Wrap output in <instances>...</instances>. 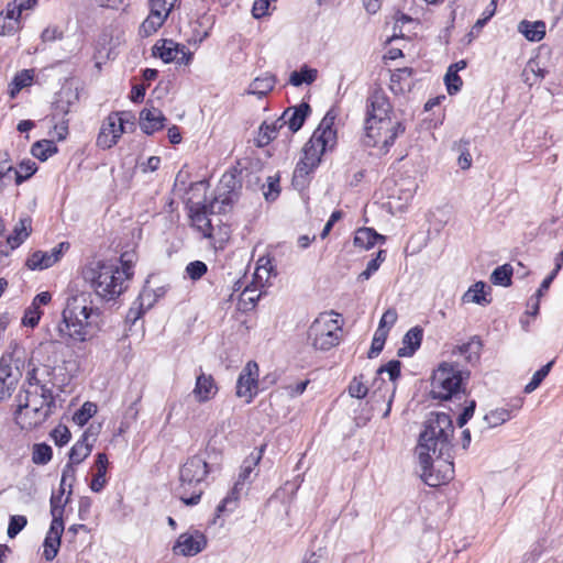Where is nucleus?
<instances>
[{"instance_id": "1", "label": "nucleus", "mask_w": 563, "mask_h": 563, "mask_svg": "<svg viewBox=\"0 0 563 563\" xmlns=\"http://www.w3.org/2000/svg\"><path fill=\"white\" fill-rule=\"evenodd\" d=\"M454 432L451 417L444 412H431L424 422L416 446L422 481L437 487L454 476L450 439Z\"/></svg>"}, {"instance_id": "2", "label": "nucleus", "mask_w": 563, "mask_h": 563, "mask_svg": "<svg viewBox=\"0 0 563 563\" xmlns=\"http://www.w3.org/2000/svg\"><path fill=\"white\" fill-rule=\"evenodd\" d=\"M102 323V311L93 305L92 294L70 290L65 300L62 319L48 334L51 341L56 343H82L99 331Z\"/></svg>"}, {"instance_id": "3", "label": "nucleus", "mask_w": 563, "mask_h": 563, "mask_svg": "<svg viewBox=\"0 0 563 563\" xmlns=\"http://www.w3.org/2000/svg\"><path fill=\"white\" fill-rule=\"evenodd\" d=\"M120 261L122 267L99 261L90 263L82 271L85 282L106 301L118 298L126 288L125 282L133 275L132 256L124 253Z\"/></svg>"}, {"instance_id": "4", "label": "nucleus", "mask_w": 563, "mask_h": 563, "mask_svg": "<svg viewBox=\"0 0 563 563\" xmlns=\"http://www.w3.org/2000/svg\"><path fill=\"white\" fill-rule=\"evenodd\" d=\"M208 451L190 456L179 470L177 495L187 506L197 505L203 493V483L211 471Z\"/></svg>"}, {"instance_id": "5", "label": "nucleus", "mask_w": 563, "mask_h": 563, "mask_svg": "<svg viewBox=\"0 0 563 563\" xmlns=\"http://www.w3.org/2000/svg\"><path fill=\"white\" fill-rule=\"evenodd\" d=\"M220 185L225 190L219 192L211 202L191 208L190 218L192 225L201 232L205 238H211L213 232L212 220L209 216L227 212L234 201V189L236 187L235 176L233 174H224Z\"/></svg>"}, {"instance_id": "6", "label": "nucleus", "mask_w": 563, "mask_h": 563, "mask_svg": "<svg viewBox=\"0 0 563 563\" xmlns=\"http://www.w3.org/2000/svg\"><path fill=\"white\" fill-rule=\"evenodd\" d=\"M52 369L44 366L43 368H33L27 373V387L16 395V401L24 404L38 410H44L51 416L55 407V398L53 396L54 383L51 379Z\"/></svg>"}, {"instance_id": "7", "label": "nucleus", "mask_w": 563, "mask_h": 563, "mask_svg": "<svg viewBox=\"0 0 563 563\" xmlns=\"http://www.w3.org/2000/svg\"><path fill=\"white\" fill-rule=\"evenodd\" d=\"M467 375L456 365L446 362L440 364L432 375V398L449 400L457 396L463 390V382Z\"/></svg>"}, {"instance_id": "8", "label": "nucleus", "mask_w": 563, "mask_h": 563, "mask_svg": "<svg viewBox=\"0 0 563 563\" xmlns=\"http://www.w3.org/2000/svg\"><path fill=\"white\" fill-rule=\"evenodd\" d=\"M265 445L258 450L255 449L250 455L243 461L239 476L234 483L233 488L227 495L225 498L218 505L217 515L220 516L225 511H233L238 505L241 493L246 484H250L258 474L257 466L263 457Z\"/></svg>"}, {"instance_id": "9", "label": "nucleus", "mask_w": 563, "mask_h": 563, "mask_svg": "<svg viewBox=\"0 0 563 563\" xmlns=\"http://www.w3.org/2000/svg\"><path fill=\"white\" fill-rule=\"evenodd\" d=\"M338 317L333 311L324 312L311 323L308 338L316 349L329 351L339 344L342 329Z\"/></svg>"}, {"instance_id": "10", "label": "nucleus", "mask_w": 563, "mask_h": 563, "mask_svg": "<svg viewBox=\"0 0 563 563\" xmlns=\"http://www.w3.org/2000/svg\"><path fill=\"white\" fill-rule=\"evenodd\" d=\"M364 129V145L368 147H379L384 154L394 145L396 139L405 132V126L398 118L365 123Z\"/></svg>"}, {"instance_id": "11", "label": "nucleus", "mask_w": 563, "mask_h": 563, "mask_svg": "<svg viewBox=\"0 0 563 563\" xmlns=\"http://www.w3.org/2000/svg\"><path fill=\"white\" fill-rule=\"evenodd\" d=\"M335 119L336 112L330 109L305 147L311 152H316V155L319 157L328 150H332L336 144V131L333 129Z\"/></svg>"}, {"instance_id": "12", "label": "nucleus", "mask_w": 563, "mask_h": 563, "mask_svg": "<svg viewBox=\"0 0 563 563\" xmlns=\"http://www.w3.org/2000/svg\"><path fill=\"white\" fill-rule=\"evenodd\" d=\"M397 119L388 96L383 89H375L366 100L365 123Z\"/></svg>"}, {"instance_id": "13", "label": "nucleus", "mask_w": 563, "mask_h": 563, "mask_svg": "<svg viewBox=\"0 0 563 563\" xmlns=\"http://www.w3.org/2000/svg\"><path fill=\"white\" fill-rule=\"evenodd\" d=\"M125 120L121 113L112 112L102 122L97 136V146L108 150L114 146L124 133Z\"/></svg>"}, {"instance_id": "14", "label": "nucleus", "mask_w": 563, "mask_h": 563, "mask_svg": "<svg viewBox=\"0 0 563 563\" xmlns=\"http://www.w3.org/2000/svg\"><path fill=\"white\" fill-rule=\"evenodd\" d=\"M208 544L207 537L199 530L192 529L180 533L173 545V553L185 558L196 556Z\"/></svg>"}, {"instance_id": "15", "label": "nucleus", "mask_w": 563, "mask_h": 563, "mask_svg": "<svg viewBox=\"0 0 563 563\" xmlns=\"http://www.w3.org/2000/svg\"><path fill=\"white\" fill-rule=\"evenodd\" d=\"M258 365L254 361H249L240 373L236 382V396L244 398L250 404L258 391Z\"/></svg>"}, {"instance_id": "16", "label": "nucleus", "mask_w": 563, "mask_h": 563, "mask_svg": "<svg viewBox=\"0 0 563 563\" xmlns=\"http://www.w3.org/2000/svg\"><path fill=\"white\" fill-rule=\"evenodd\" d=\"M68 250L69 243L60 242L51 251H35L27 257L25 265L31 271L47 269L58 263Z\"/></svg>"}, {"instance_id": "17", "label": "nucleus", "mask_w": 563, "mask_h": 563, "mask_svg": "<svg viewBox=\"0 0 563 563\" xmlns=\"http://www.w3.org/2000/svg\"><path fill=\"white\" fill-rule=\"evenodd\" d=\"M99 427L90 426L81 435V438L73 445L69 452L68 464H80L91 453L93 443L97 439Z\"/></svg>"}, {"instance_id": "18", "label": "nucleus", "mask_w": 563, "mask_h": 563, "mask_svg": "<svg viewBox=\"0 0 563 563\" xmlns=\"http://www.w3.org/2000/svg\"><path fill=\"white\" fill-rule=\"evenodd\" d=\"M49 417L48 412L44 410L25 407L24 404H19L14 411V420L21 429L32 430L46 421Z\"/></svg>"}, {"instance_id": "19", "label": "nucleus", "mask_w": 563, "mask_h": 563, "mask_svg": "<svg viewBox=\"0 0 563 563\" xmlns=\"http://www.w3.org/2000/svg\"><path fill=\"white\" fill-rule=\"evenodd\" d=\"M321 157L316 152L303 147V155L297 163L292 175V184L296 187H303L308 175L319 165Z\"/></svg>"}, {"instance_id": "20", "label": "nucleus", "mask_w": 563, "mask_h": 563, "mask_svg": "<svg viewBox=\"0 0 563 563\" xmlns=\"http://www.w3.org/2000/svg\"><path fill=\"white\" fill-rule=\"evenodd\" d=\"M19 375L13 372L10 358H0V400L11 397L18 384Z\"/></svg>"}, {"instance_id": "21", "label": "nucleus", "mask_w": 563, "mask_h": 563, "mask_svg": "<svg viewBox=\"0 0 563 563\" xmlns=\"http://www.w3.org/2000/svg\"><path fill=\"white\" fill-rule=\"evenodd\" d=\"M165 115L157 108H144L140 112V128L147 135L162 130L165 125Z\"/></svg>"}, {"instance_id": "22", "label": "nucleus", "mask_w": 563, "mask_h": 563, "mask_svg": "<svg viewBox=\"0 0 563 563\" xmlns=\"http://www.w3.org/2000/svg\"><path fill=\"white\" fill-rule=\"evenodd\" d=\"M218 393V386L210 374H206L200 369L196 377V384L192 394L198 402H207L211 400Z\"/></svg>"}, {"instance_id": "23", "label": "nucleus", "mask_w": 563, "mask_h": 563, "mask_svg": "<svg viewBox=\"0 0 563 563\" xmlns=\"http://www.w3.org/2000/svg\"><path fill=\"white\" fill-rule=\"evenodd\" d=\"M64 532V523L51 522L49 529L43 542V556L47 562L53 561L59 550L60 539Z\"/></svg>"}, {"instance_id": "24", "label": "nucleus", "mask_w": 563, "mask_h": 563, "mask_svg": "<svg viewBox=\"0 0 563 563\" xmlns=\"http://www.w3.org/2000/svg\"><path fill=\"white\" fill-rule=\"evenodd\" d=\"M310 111V106L307 102H302L297 107L286 109L280 119L285 121V125L288 126L289 131L295 133L301 129Z\"/></svg>"}, {"instance_id": "25", "label": "nucleus", "mask_w": 563, "mask_h": 563, "mask_svg": "<svg viewBox=\"0 0 563 563\" xmlns=\"http://www.w3.org/2000/svg\"><path fill=\"white\" fill-rule=\"evenodd\" d=\"M400 365L401 364L399 361L393 360V361L388 362L386 365L380 366L377 369L378 375H380L383 373H387L389 376V379H390V384H385L384 382H382V384L385 385L386 391L389 393L388 401H387V409L383 415L384 418L388 417V415L390 412L391 402L394 400L395 391H396V380L400 376Z\"/></svg>"}, {"instance_id": "26", "label": "nucleus", "mask_w": 563, "mask_h": 563, "mask_svg": "<svg viewBox=\"0 0 563 563\" xmlns=\"http://www.w3.org/2000/svg\"><path fill=\"white\" fill-rule=\"evenodd\" d=\"M423 336V331L419 327L411 328L404 336V346L398 350V356L409 357L420 347Z\"/></svg>"}, {"instance_id": "27", "label": "nucleus", "mask_w": 563, "mask_h": 563, "mask_svg": "<svg viewBox=\"0 0 563 563\" xmlns=\"http://www.w3.org/2000/svg\"><path fill=\"white\" fill-rule=\"evenodd\" d=\"M517 30L529 42H540L545 36V23L543 21L522 20L519 22Z\"/></svg>"}, {"instance_id": "28", "label": "nucleus", "mask_w": 563, "mask_h": 563, "mask_svg": "<svg viewBox=\"0 0 563 563\" xmlns=\"http://www.w3.org/2000/svg\"><path fill=\"white\" fill-rule=\"evenodd\" d=\"M285 126V121H283L280 118L267 122L264 121L262 125L260 126L258 137H257V144L258 146H266L268 145L273 140H275L278 135V132L280 129Z\"/></svg>"}, {"instance_id": "29", "label": "nucleus", "mask_w": 563, "mask_h": 563, "mask_svg": "<svg viewBox=\"0 0 563 563\" xmlns=\"http://www.w3.org/2000/svg\"><path fill=\"white\" fill-rule=\"evenodd\" d=\"M276 85V77L271 73H265L256 77L249 86L247 93L256 95L260 98L266 96L274 89Z\"/></svg>"}, {"instance_id": "30", "label": "nucleus", "mask_w": 563, "mask_h": 563, "mask_svg": "<svg viewBox=\"0 0 563 563\" xmlns=\"http://www.w3.org/2000/svg\"><path fill=\"white\" fill-rule=\"evenodd\" d=\"M181 45L173 40H161L153 47V54L159 56L164 63L175 62Z\"/></svg>"}, {"instance_id": "31", "label": "nucleus", "mask_w": 563, "mask_h": 563, "mask_svg": "<svg viewBox=\"0 0 563 563\" xmlns=\"http://www.w3.org/2000/svg\"><path fill=\"white\" fill-rule=\"evenodd\" d=\"M385 236L378 234L372 228H361L355 232L354 244L355 246L369 250L377 242H384Z\"/></svg>"}, {"instance_id": "32", "label": "nucleus", "mask_w": 563, "mask_h": 563, "mask_svg": "<svg viewBox=\"0 0 563 563\" xmlns=\"http://www.w3.org/2000/svg\"><path fill=\"white\" fill-rule=\"evenodd\" d=\"M167 16L168 12H159L151 9L148 16L141 24L140 33L143 36L154 34L163 25Z\"/></svg>"}, {"instance_id": "33", "label": "nucleus", "mask_w": 563, "mask_h": 563, "mask_svg": "<svg viewBox=\"0 0 563 563\" xmlns=\"http://www.w3.org/2000/svg\"><path fill=\"white\" fill-rule=\"evenodd\" d=\"M272 275H275L274 273V266L272 263V260L269 257L262 256L257 261V265L254 273V280L255 283L264 287L269 283V279Z\"/></svg>"}, {"instance_id": "34", "label": "nucleus", "mask_w": 563, "mask_h": 563, "mask_svg": "<svg viewBox=\"0 0 563 563\" xmlns=\"http://www.w3.org/2000/svg\"><path fill=\"white\" fill-rule=\"evenodd\" d=\"M482 343L479 340L472 339L468 342L456 346L453 351V355L464 356L465 361L468 363L477 362L479 358Z\"/></svg>"}, {"instance_id": "35", "label": "nucleus", "mask_w": 563, "mask_h": 563, "mask_svg": "<svg viewBox=\"0 0 563 563\" xmlns=\"http://www.w3.org/2000/svg\"><path fill=\"white\" fill-rule=\"evenodd\" d=\"M317 78L318 70L303 65L300 70H295L290 74L288 82L294 87H299L303 84L311 85L317 80Z\"/></svg>"}, {"instance_id": "36", "label": "nucleus", "mask_w": 563, "mask_h": 563, "mask_svg": "<svg viewBox=\"0 0 563 563\" xmlns=\"http://www.w3.org/2000/svg\"><path fill=\"white\" fill-rule=\"evenodd\" d=\"M58 148L52 140L37 141L31 147L32 155L42 162L56 154Z\"/></svg>"}, {"instance_id": "37", "label": "nucleus", "mask_w": 563, "mask_h": 563, "mask_svg": "<svg viewBox=\"0 0 563 563\" xmlns=\"http://www.w3.org/2000/svg\"><path fill=\"white\" fill-rule=\"evenodd\" d=\"M64 494H60V490L58 494H53L49 499V506H51V515H52V522L57 523H64L63 521V515L65 506L69 503L70 496H66V498H63Z\"/></svg>"}, {"instance_id": "38", "label": "nucleus", "mask_w": 563, "mask_h": 563, "mask_svg": "<svg viewBox=\"0 0 563 563\" xmlns=\"http://www.w3.org/2000/svg\"><path fill=\"white\" fill-rule=\"evenodd\" d=\"M486 285L483 282L475 283L462 297L464 302H474L477 305H486L489 300L486 299L485 294Z\"/></svg>"}, {"instance_id": "39", "label": "nucleus", "mask_w": 563, "mask_h": 563, "mask_svg": "<svg viewBox=\"0 0 563 563\" xmlns=\"http://www.w3.org/2000/svg\"><path fill=\"white\" fill-rule=\"evenodd\" d=\"M33 81V71L29 69L21 70L18 73L11 85H10V96L14 98L23 88L30 86Z\"/></svg>"}, {"instance_id": "40", "label": "nucleus", "mask_w": 563, "mask_h": 563, "mask_svg": "<svg viewBox=\"0 0 563 563\" xmlns=\"http://www.w3.org/2000/svg\"><path fill=\"white\" fill-rule=\"evenodd\" d=\"M512 267L509 264L498 266L490 275L494 285L507 287L511 284Z\"/></svg>"}, {"instance_id": "41", "label": "nucleus", "mask_w": 563, "mask_h": 563, "mask_svg": "<svg viewBox=\"0 0 563 563\" xmlns=\"http://www.w3.org/2000/svg\"><path fill=\"white\" fill-rule=\"evenodd\" d=\"M510 419V410L506 408H496L485 415L484 420L489 428L501 426Z\"/></svg>"}, {"instance_id": "42", "label": "nucleus", "mask_w": 563, "mask_h": 563, "mask_svg": "<svg viewBox=\"0 0 563 563\" xmlns=\"http://www.w3.org/2000/svg\"><path fill=\"white\" fill-rule=\"evenodd\" d=\"M76 481V468L71 464H66L63 472L59 484L60 494L66 493V488H68L67 494L70 496L73 494V486Z\"/></svg>"}, {"instance_id": "43", "label": "nucleus", "mask_w": 563, "mask_h": 563, "mask_svg": "<svg viewBox=\"0 0 563 563\" xmlns=\"http://www.w3.org/2000/svg\"><path fill=\"white\" fill-rule=\"evenodd\" d=\"M553 364H554V360H552L549 363H547L545 365H543L540 369H538L533 374L531 380L525 386V393L526 394H530V393L534 391L540 386L542 380L550 373Z\"/></svg>"}, {"instance_id": "44", "label": "nucleus", "mask_w": 563, "mask_h": 563, "mask_svg": "<svg viewBox=\"0 0 563 563\" xmlns=\"http://www.w3.org/2000/svg\"><path fill=\"white\" fill-rule=\"evenodd\" d=\"M97 412V406L93 402L86 401L79 410H77L73 420L78 426H84Z\"/></svg>"}, {"instance_id": "45", "label": "nucleus", "mask_w": 563, "mask_h": 563, "mask_svg": "<svg viewBox=\"0 0 563 563\" xmlns=\"http://www.w3.org/2000/svg\"><path fill=\"white\" fill-rule=\"evenodd\" d=\"M52 448L45 443L34 445L32 461L34 464L44 465L52 460Z\"/></svg>"}, {"instance_id": "46", "label": "nucleus", "mask_w": 563, "mask_h": 563, "mask_svg": "<svg viewBox=\"0 0 563 563\" xmlns=\"http://www.w3.org/2000/svg\"><path fill=\"white\" fill-rule=\"evenodd\" d=\"M364 375H360L358 377H354L349 385V394L351 397L362 399L367 393L368 388L363 382Z\"/></svg>"}, {"instance_id": "47", "label": "nucleus", "mask_w": 563, "mask_h": 563, "mask_svg": "<svg viewBox=\"0 0 563 563\" xmlns=\"http://www.w3.org/2000/svg\"><path fill=\"white\" fill-rule=\"evenodd\" d=\"M12 184H22V177L18 175L16 168L8 167L5 172H0V189H3Z\"/></svg>"}, {"instance_id": "48", "label": "nucleus", "mask_w": 563, "mask_h": 563, "mask_svg": "<svg viewBox=\"0 0 563 563\" xmlns=\"http://www.w3.org/2000/svg\"><path fill=\"white\" fill-rule=\"evenodd\" d=\"M444 82H445L446 90H448L449 95H454L457 91H460V89L463 85V81H462L461 77L459 76V74L454 73L453 70H450L449 68L444 76Z\"/></svg>"}, {"instance_id": "49", "label": "nucleus", "mask_w": 563, "mask_h": 563, "mask_svg": "<svg viewBox=\"0 0 563 563\" xmlns=\"http://www.w3.org/2000/svg\"><path fill=\"white\" fill-rule=\"evenodd\" d=\"M55 444L63 446L67 444L71 438L69 429L64 424H58L51 433Z\"/></svg>"}, {"instance_id": "50", "label": "nucleus", "mask_w": 563, "mask_h": 563, "mask_svg": "<svg viewBox=\"0 0 563 563\" xmlns=\"http://www.w3.org/2000/svg\"><path fill=\"white\" fill-rule=\"evenodd\" d=\"M497 8V0H492L489 5L485 9L483 12V16L478 19L475 24L473 25L472 32L476 31L479 32L484 25L487 23L488 20H490L496 12Z\"/></svg>"}, {"instance_id": "51", "label": "nucleus", "mask_w": 563, "mask_h": 563, "mask_svg": "<svg viewBox=\"0 0 563 563\" xmlns=\"http://www.w3.org/2000/svg\"><path fill=\"white\" fill-rule=\"evenodd\" d=\"M534 66H537V63L534 60H529L522 71V79L529 86H533L537 81L543 78V74L536 75Z\"/></svg>"}, {"instance_id": "52", "label": "nucleus", "mask_w": 563, "mask_h": 563, "mask_svg": "<svg viewBox=\"0 0 563 563\" xmlns=\"http://www.w3.org/2000/svg\"><path fill=\"white\" fill-rule=\"evenodd\" d=\"M27 523L24 516L15 515L10 517L8 536L14 538Z\"/></svg>"}, {"instance_id": "53", "label": "nucleus", "mask_w": 563, "mask_h": 563, "mask_svg": "<svg viewBox=\"0 0 563 563\" xmlns=\"http://www.w3.org/2000/svg\"><path fill=\"white\" fill-rule=\"evenodd\" d=\"M186 273L192 280L200 279L207 273V265L201 261H195L187 265Z\"/></svg>"}, {"instance_id": "54", "label": "nucleus", "mask_w": 563, "mask_h": 563, "mask_svg": "<svg viewBox=\"0 0 563 563\" xmlns=\"http://www.w3.org/2000/svg\"><path fill=\"white\" fill-rule=\"evenodd\" d=\"M19 30V22L9 21L3 12L0 13V36L13 35Z\"/></svg>"}, {"instance_id": "55", "label": "nucleus", "mask_w": 563, "mask_h": 563, "mask_svg": "<svg viewBox=\"0 0 563 563\" xmlns=\"http://www.w3.org/2000/svg\"><path fill=\"white\" fill-rule=\"evenodd\" d=\"M41 316H42V311L37 307H34L33 305H31L25 310V313H24V317L22 320L23 324L34 328L35 325H37V323L41 319Z\"/></svg>"}, {"instance_id": "56", "label": "nucleus", "mask_w": 563, "mask_h": 563, "mask_svg": "<svg viewBox=\"0 0 563 563\" xmlns=\"http://www.w3.org/2000/svg\"><path fill=\"white\" fill-rule=\"evenodd\" d=\"M36 169H37L36 164L33 161L27 159V161L21 162V164L19 165V168H16V173H18V175H20L22 177V183H23L24 180L30 178L36 172Z\"/></svg>"}, {"instance_id": "57", "label": "nucleus", "mask_w": 563, "mask_h": 563, "mask_svg": "<svg viewBox=\"0 0 563 563\" xmlns=\"http://www.w3.org/2000/svg\"><path fill=\"white\" fill-rule=\"evenodd\" d=\"M397 318H398V314H397L396 309L389 308L383 313V316L379 320L378 327L388 328V330H390L393 328V325L396 323Z\"/></svg>"}, {"instance_id": "58", "label": "nucleus", "mask_w": 563, "mask_h": 563, "mask_svg": "<svg viewBox=\"0 0 563 563\" xmlns=\"http://www.w3.org/2000/svg\"><path fill=\"white\" fill-rule=\"evenodd\" d=\"M53 135L58 141L65 140L68 135V120L60 118L54 125Z\"/></svg>"}, {"instance_id": "59", "label": "nucleus", "mask_w": 563, "mask_h": 563, "mask_svg": "<svg viewBox=\"0 0 563 563\" xmlns=\"http://www.w3.org/2000/svg\"><path fill=\"white\" fill-rule=\"evenodd\" d=\"M63 37V31L58 26H47L41 34L43 42H54Z\"/></svg>"}, {"instance_id": "60", "label": "nucleus", "mask_w": 563, "mask_h": 563, "mask_svg": "<svg viewBox=\"0 0 563 563\" xmlns=\"http://www.w3.org/2000/svg\"><path fill=\"white\" fill-rule=\"evenodd\" d=\"M107 472H101L96 470V474L92 477V481L90 483V489L95 493H99L106 486L107 479H106Z\"/></svg>"}, {"instance_id": "61", "label": "nucleus", "mask_w": 563, "mask_h": 563, "mask_svg": "<svg viewBox=\"0 0 563 563\" xmlns=\"http://www.w3.org/2000/svg\"><path fill=\"white\" fill-rule=\"evenodd\" d=\"M3 14L9 21H15L20 23L22 11L20 10L18 3L13 2L8 4L5 13Z\"/></svg>"}, {"instance_id": "62", "label": "nucleus", "mask_w": 563, "mask_h": 563, "mask_svg": "<svg viewBox=\"0 0 563 563\" xmlns=\"http://www.w3.org/2000/svg\"><path fill=\"white\" fill-rule=\"evenodd\" d=\"M380 265H378V262L377 260H371L368 263H367V266H366V269L363 271L360 275H358V279L360 280H367L371 278V276L376 272L378 271Z\"/></svg>"}, {"instance_id": "63", "label": "nucleus", "mask_w": 563, "mask_h": 563, "mask_svg": "<svg viewBox=\"0 0 563 563\" xmlns=\"http://www.w3.org/2000/svg\"><path fill=\"white\" fill-rule=\"evenodd\" d=\"M475 410V401H471L468 406H466L463 412L457 418V424L463 427L472 417Z\"/></svg>"}, {"instance_id": "64", "label": "nucleus", "mask_w": 563, "mask_h": 563, "mask_svg": "<svg viewBox=\"0 0 563 563\" xmlns=\"http://www.w3.org/2000/svg\"><path fill=\"white\" fill-rule=\"evenodd\" d=\"M192 59V53L185 46L181 45V51L177 54L175 63L178 65H188Z\"/></svg>"}]
</instances>
